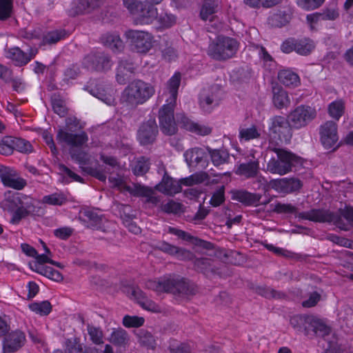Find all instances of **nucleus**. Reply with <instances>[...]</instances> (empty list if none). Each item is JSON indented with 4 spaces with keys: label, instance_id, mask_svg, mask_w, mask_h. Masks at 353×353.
Listing matches in <instances>:
<instances>
[{
    "label": "nucleus",
    "instance_id": "f257e3e1",
    "mask_svg": "<svg viewBox=\"0 0 353 353\" xmlns=\"http://www.w3.org/2000/svg\"><path fill=\"white\" fill-rule=\"evenodd\" d=\"M57 139L59 142L65 143L70 146V154L72 159L79 163L84 172L101 181H105L106 174L102 165H99L95 168L83 167V165H87L90 160L88 153L79 148L88 141V137L85 132L73 134L59 130Z\"/></svg>",
    "mask_w": 353,
    "mask_h": 353
},
{
    "label": "nucleus",
    "instance_id": "f03ea898",
    "mask_svg": "<svg viewBox=\"0 0 353 353\" xmlns=\"http://www.w3.org/2000/svg\"><path fill=\"white\" fill-rule=\"evenodd\" d=\"M273 211L276 213L295 214L296 216L300 219L308 220L314 222H332L341 230H347V228L345 226H341V216L328 210L312 209L307 212H297L296 208L292 204L277 203L275 204Z\"/></svg>",
    "mask_w": 353,
    "mask_h": 353
},
{
    "label": "nucleus",
    "instance_id": "7ed1b4c3",
    "mask_svg": "<svg viewBox=\"0 0 353 353\" xmlns=\"http://www.w3.org/2000/svg\"><path fill=\"white\" fill-rule=\"evenodd\" d=\"M268 150L274 152L276 157H272L267 164V170L272 174L285 175L292 170V168L301 164V157L289 150L270 143Z\"/></svg>",
    "mask_w": 353,
    "mask_h": 353
},
{
    "label": "nucleus",
    "instance_id": "20e7f679",
    "mask_svg": "<svg viewBox=\"0 0 353 353\" xmlns=\"http://www.w3.org/2000/svg\"><path fill=\"white\" fill-rule=\"evenodd\" d=\"M154 92V88L150 83L135 79L125 87L122 93V98L127 104L137 106L146 102Z\"/></svg>",
    "mask_w": 353,
    "mask_h": 353
},
{
    "label": "nucleus",
    "instance_id": "39448f33",
    "mask_svg": "<svg viewBox=\"0 0 353 353\" xmlns=\"http://www.w3.org/2000/svg\"><path fill=\"white\" fill-rule=\"evenodd\" d=\"M238 49L239 43L235 39L219 36L209 44L207 53L214 60L225 61L233 57Z\"/></svg>",
    "mask_w": 353,
    "mask_h": 353
},
{
    "label": "nucleus",
    "instance_id": "423d86ee",
    "mask_svg": "<svg viewBox=\"0 0 353 353\" xmlns=\"http://www.w3.org/2000/svg\"><path fill=\"white\" fill-rule=\"evenodd\" d=\"M124 6L133 16L135 24H150L157 18L154 3L137 0H123Z\"/></svg>",
    "mask_w": 353,
    "mask_h": 353
},
{
    "label": "nucleus",
    "instance_id": "0eeeda50",
    "mask_svg": "<svg viewBox=\"0 0 353 353\" xmlns=\"http://www.w3.org/2000/svg\"><path fill=\"white\" fill-rule=\"evenodd\" d=\"M148 288H152L157 291H164L176 295L185 296L194 294L196 292L193 284L181 277H172L161 281H150Z\"/></svg>",
    "mask_w": 353,
    "mask_h": 353
},
{
    "label": "nucleus",
    "instance_id": "6e6552de",
    "mask_svg": "<svg viewBox=\"0 0 353 353\" xmlns=\"http://www.w3.org/2000/svg\"><path fill=\"white\" fill-rule=\"evenodd\" d=\"M19 208L12 215L10 223L18 224L23 218L28 215H39L42 212L39 202L32 197L21 193Z\"/></svg>",
    "mask_w": 353,
    "mask_h": 353
},
{
    "label": "nucleus",
    "instance_id": "1a4fd4ad",
    "mask_svg": "<svg viewBox=\"0 0 353 353\" xmlns=\"http://www.w3.org/2000/svg\"><path fill=\"white\" fill-rule=\"evenodd\" d=\"M292 128L288 117L274 116L270 119L269 130L271 136L281 141L288 142L292 137Z\"/></svg>",
    "mask_w": 353,
    "mask_h": 353
},
{
    "label": "nucleus",
    "instance_id": "9d476101",
    "mask_svg": "<svg viewBox=\"0 0 353 353\" xmlns=\"http://www.w3.org/2000/svg\"><path fill=\"white\" fill-rule=\"evenodd\" d=\"M316 116V111L314 108L301 105L291 111L288 117L292 126L299 130L307 125Z\"/></svg>",
    "mask_w": 353,
    "mask_h": 353
},
{
    "label": "nucleus",
    "instance_id": "9b49d317",
    "mask_svg": "<svg viewBox=\"0 0 353 353\" xmlns=\"http://www.w3.org/2000/svg\"><path fill=\"white\" fill-rule=\"evenodd\" d=\"M175 103H167L159 111V127L161 132L168 136L177 132V126L174 120V108Z\"/></svg>",
    "mask_w": 353,
    "mask_h": 353
},
{
    "label": "nucleus",
    "instance_id": "f8f14e48",
    "mask_svg": "<svg viewBox=\"0 0 353 353\" xmlns=\"http://www.w3.org/2000/svg\"><path fill=\"white\" fill-rule=\"evenodd\" d=\"M125 35L130 40L133 50L138 53L145 54L152 47L153 37L148 32L130 30Z\"/></svg>",
    "mask_w": 353,
    "mask_h": 353
},
{
    "label": "nucleus",
    "instance_id": "ddd939ff",
    "mask_svg": "<svg viewBox=\"0 0 353 353\" xmlns=\"http://www.w3.org/2000/svg\"><path fill=\"white\" fill-rule=\"evenodd\" d=\"M159 133L158 125L154 118L143 122L137 131V140L141 145L152 144Z\"/></svg>",
    "mask_w": 353,
    "mask_h": 353
},
{
    "label": "nucleus",
    "instance_id": "4468645a",
    "mask_svg": "<svg viewBox=\"0 0 353 353\" xmlns=\"http://www.w3.org/2000/svg\"><path fill=\"white\" fill-rule=\"evenodd\" d=\"M222 90L217 85H214L208 89H203L200 94V105L205 112L211 110L219 105L222 98Z\"/></svg>",
    "mask_w": 353,
    "mask_h": 353
},
{
    "label": "nucleus",
    "instance_id": "2eb2a0df",
    "mask_svg": "<svg viewBox=\"0 0 353 353\" xmlns=\"http://www.w3.org/2000/svg\"><path fill=\"white\" fill-rule=\"evenodd\" d=\"M79 220L86 228L101 230L103 226V216L95 210L83 208L79 213Z\"/></svg>",
    "mask_w": 353,
    "mask_h": 353
},
{
    "label": "nucleus",
    "instance_id": "dca6fc26",
    "mask_svg": "<svg viewBox=\"0 0 353 353\" xmlns=\"http://www.w3.org/2000/svg\"><path fill=\"white\" fill-rule=\"evenodd\" d=\"M83 64L92 70L104 71L110 69L112 61L108 54L103 52H96L85 57Z\"/></svg>",
    "mask_w": 353,
    "mask_h": 353
},
{
    "label": "nucleus",
    "instance_id": "f3484780",
    "mask_svg": "<svg viewBox=\"0 0 353 353\" xmlns=\"http://www.w3.org/2000/svg\"><path fill=\"white\" fill-rule=\"evenodd\" d=\"M26 335L20 330H14L5 335L3 341V353H14L25 343Z\"/></svg>",
    "mask_w": 353,
    "mask_h": 353
},
{
    "label": "nucleus",
    "instance_id": "a211bd4d",
    "mask_svg": "<svg viewBox=\"0 0 353 353\" xmlns=\"http://www.w3.org/2000/svg\"><path fill=\"white\" fill-rule=\"evenodd\" d=\"M321 141L326 149L332 148L338 141L337 125L334 121H328L320 127Z\"/></svg>",
    "mask_w": 353,
    "mask_h": 353
},
{
    "label": "nucleus",
    "instance_id": "6ab92c4d",
    "mask_svg": "<svg viewBox=\"0 0 353 353\" xmlns=\"http://www.w3.org/2000/svg\"><path fill=\"white\" fill-rule=\"evenodd\" d=\"M270 185L279 193L289 194L299 190L302 187V183L296 178H283L271 180Z\"/></svg>",
    "mask_w": 353,
    "mask_h": 353
},
{
    "label": "nucleus",
    "instance_id": "aec40b11",
    "mask_svg": "<svg viewBox=\"0 0 353 353\" xmlns=\"http://www.w3.org/2000/svg\"><path fill=\"white\" fill-rule=\"evenodd\" d=\"M183 157L189 166H200L205 168L208 165V155L201 148H193L186 150Z\"/></svg>",
    "mask_w": 353,
    "mask_h": 353
},
{
    "label": "nucleus",
    "instance_id": "412c9836",
    "mask_svg": "<svg viewBox=\"0 0 353 353\" xmlns=\"http://www.w3.org/2000/svg\"><path fill=\"white\" fill-rule=\"evenodd\" d=\"M17 175L16 170L4 165L0 172V178L5 186L22 190L26 185V181L22 178L17 177Z\"/></svg>",
    "mask_w": 353,
    "mask_h": 353
},
{
    "label": "nucleus",
    "instance_id": "4be33fe9",
    "mask_svg": "<svg viewBox=\"0 0 353 353\" xmlns=\"http://www.w3.org/2000/svg\"><path fill=\"white\" fill-rule=\"evenodd\" d=\"M89 92L109 105L114 103V90L111 86L97 84L94 88H92Z\"/></svg>",
    "mask_w": 353,
    "mask_h": 353
},
{
    "label": "nucleus",
    "instance_id": "5701e85b",
    "mask_svg": "<svg viewBox=\"0 0 353 353\" xmlns=\"http://www.w3.org/2000/svg\"><path fill=\"white\" fill-rule=\"evenodd\" d=\"M177 121L184 129L199 135H208L212 131L210 128L193 122L183 114L177 115Z\"/></svg>",
    "mask_w": 353,
    "mask_h": 353
},
{
    "label": "nucleus",
    "instance_id": "b1692460",
    "mask_svg": "<svg viewBox=\"0 0 353 353\" xmlns=\"http://www.w3.org/2000/svg\"><path fill=\"white\" fill-rule=\"evenodd\" d=\"M137 67L134 63L127 59H121L117 68V81L123 85L126 83L131 74H133Z\"/></svg>",
    "mask_w": 353,
    "mask_h": 353
},
{
    "label": "nucleus",
    "instance_id": "393cba45",
    "mask_svg": "<svg viewBox=\"0 0 353 353\" xmlns=\"http://www.w3.org/2000/svg\"><path fill=\"white\" fill-rule=\"evenodd\" d=\"M272 92V103L276 109H287L290 106L291 100L286 90L282 88L274 87Z\"/></svg>",
    "mask_w": 353,
    "mask_h": 353
},
{
    "label": "nucleus",
    "instance_id": "a878e982",
    "mask_svg": "<svg viewBox=\"0 0 353 353\" xmlns=\"http://www.w3.org/2000/svg\"><path fill=\"white\" fill-rule=\"evenodd\" d=\"M232 199L239 201L245 205H257L261 196L258 194L250 193L245 190H232Z\"/></svg>",
    "mask_w": 353,
    "mask_h": 353
},
{
    "label": "nucleus",
    "instance_id": "bb28decb",
    "mask_svg": "<svg viewBox=\"0 0 353 353\" xmlns=\"http://www.w3.org/2000/svg\"><path fill=\"white\" fill-rule=\"evenodd\" d=\"M259 172V162L258 160L250 161L239 164L235 173L245 179L254 178Z\"/></svg>",
    "mask_w": 353,
    "mask_h": 353
},
{
    "label": "nucleus",
    "instance_id": "cd10ccee",
    "mask_svg": "<svg viewBox=\"0 0 353 353\" xmlns=\"http://www.w3.org/2000/svg\"><path fill=\"white\" fill-rule=\"evenodd\" d=\"M157 189L165 194L173 195L181 190V187L179 183L170 177L165 173L161 183L157 185Z\"/></svg>",
    "mask_w": 353,
    "mask_h": 353
},
{
    "label": "nucleus",
    "instance_id": "c85d7f7f",
    "mask_svg": "<svg viewBox=\"0 0 353 353\" xmlns=\"http://www.w3.org/2000/svg\"><path fill=\"white\" fill-rule=\"evenodd\" d=\"M21 193H12L8 192L5 194V199L0 203V207L4 210L12 214L19 208Z\"/></svg>",
    "mask_w": 353,
    "mask_h": 353
},
{
    "label": "nucleus",
    "instance_id": "c756f323",
    "mask_svg": "<svg viewBox=\"0 0 353 353\" xmlns=\"http://www.w3.org/2000/svg\"><path fill=\"white\" fill-rule=\"evenodd\" d=\"M105 0H79L74 8V14L90 12L104 4Z\"/></svg>",
    "mask_w": 353,
    "mask_h": 353
},
{
    "label": "nucleus",
    "instance_id": "7c9ffc66",
    "mask_svg": "<svg viewBox=\"0 0 353 353\" xmlns=\"http://www.w3.org/2000/svg\"><path fill=\"white\" fill-rule=\"evenodd\" d=\"M279 81L287 87H296L300 84L299 75L290 70H281L278 74Z\"/></svg>",
    "mask_w": 353,
    "mask_h": 353
},
{
    "label": "nucleus",
    "instance_id": "2f4dec72",
    "mask_svg": "<svg viewBox=\"0 0 353 353\" xmlns=\"http://www.w3.org/2000/svg\"><path fill=\"white\" fill-rule=\"evenodd\" d=\"M101 43L112 50H121L123 48V43L117 33H106L101 38Z\"/></svg>",
    "mask_w": 353,
    "mask_h": 353
},
{
    "label": "nucleus",
    "instance_id": "473e14b6",
    "mask_svg": "<svg viewBox=\"0 0 353 353\" xmlns=\"http://www.w3.org/2000/svg\"><path fill=\"white\" fill-rule=\"evenodd\" d=\"M6 57L11 59L17 66L25 65L28 63V59L26 57V52L18 47L11 48L6 50Z\"/></svg>",
    "mask_w": 353,
    "mask_h": 353
},
{
    "label": "nucleus",
    "instance_id": "72a5a7b5",
    "mask_svg": "<svg viewBox=\"0 0 353 353\" xmlns=\"http://www.w3.org/2000/svg\"><path fill=\"white\" fill-rule=\"evenodd\" d=\"M207 149L214 166L218 167L228 163L230 154L226 150L216 149L213 150L210 148H208Z\"/></svg>",
    "mask_w": 353,
    "mask_h": 353
},
{
    "label": "nucleus",
    "instance_id": "f704fd0d",
    "mask_svg": "<svg viewBox=\"0 0 353 353\" xmlns=\"http://www.w3.org/2000/svg\"><path fill=\"white\" fill-rule=\"evenodd\" d=\"M181 83V75L179 73L174 74L168 82V88L170 94L167 103H175L177 97L178 89Z\"/></svg>",
    "mask_w": 353,
    "mask_h": 353
},
{
    "label": "nucleus",
    "instance_id": "c9c22d12",
    "mask_svg": "<svg viewBox=\"0 0 353 353\" xmlns=\"http://www.w3.org/2000/svg\"><path fill=\"white\" fill-rule=\"evenodd\" d=\"M216 6L213 0H205L200 12L201 18L203 21H214L215 19Z\"/></svg>",
    "mask_w": 353,
    "mask_h": 353
},
{
    "label": "nucleus",
    "instance_id": "e433bc0d",
    "mask_svg": "<svg viewBox=\"0 0 353 353\" xmlns=\"http://www.w3.org/2000/svg\"><path fill=\"white\" fill-rule=\"evenodd\" d=\"M260 137L261 132L255 125L243 128L239 130V137L241 142L249 141L252 139H259Z\"/></svg>",
    "mask_w": 353,
    "mask_h": 353
},
{
    "label": "nucleus",
    "instance_id": "4c0bfd02",
    "mask_svg": "<svg viewBox=\"0 0 353 353\" xmlns=\"http://www.w3.org/2000/svg\"><path fill=\"white\" fill-rule=\"evenodd\" d=\"M314 47L313 41L304 38L296 41L295 52L300 55L306 56L312 52Z\"/></svg>",
    "mask_w": 353,
    "mask_h": 353
},
{
    "label": "nucleus",
    "instance_id": "58836bf2",
    "mask_svg": "<svg viewBox=\"0 0 353 353\" xmlns=\"http://www.w3.org/2000/svg\"><path fill=\"white\" fill-rule=\"evenodd\" d=\"M124 189L130 194L137 197H145L149 196L151 188L139 183H132L130 185H125Z\"/></svg>",
    "mask_w": 353,
    "mask_h": 353
},
{
    "label": "nucleus",
    "instance_id": "ea45409f",
    "mask_svg": "<svg viewBox=\"0 0 353 353\" xmlns=\"http://www.w3.org/2000/svg\"><path fill=\"white\" fill-rule=\"evenodd\" d=\"M345 103L343 100L332 101L328 106V113L331 117L339 120L344 113Z\"/></svg>",
    "mask_w": 353,
    "mask_h": 353
},
{
    "label": "nucleus",
    "instance_id": "a19ab883",
    "mask_svg": "<svg viewBox=\"0 0 353 353\" xmlns=\"http://www.w3.org/2000/svg\"><path fill=\"white\" fill-rule=\"evenodd\" d=\"M193 261L194 268L198 271L204 274L214 271L212 261L210 259L200 258L194 259Z\"/></svg>",
    "mask_w": 353,
    "mask_h": 353
},
{
    "label": "nucleus",
    "instance_id": "79ce46f5",
    "mask_svg": "<svg viewBox=\"0 0 353 353\" xmlns=\"http://www.w3.org/2000/svg\"><path fill=\"white\" fill-rule=\"evenodd\" d=\"M42 201L44 203L48 205H62L67 201V197L62 192H55L44 196Z\"/></svg>",
    "mask_w": 353,
    "mask_h": 353
},
{
    "label": "nucleus",
    "instance_id": "37998d69",
    "mask_svg": "<svg viewBox=\"0 0 353 353\" xmlns=\"http://www.w3.org/2000/svg\"><path fill=\"white\" fill-rule=\"evenodd\" d=\"M51 103L54 112L60 117H64L67 113L65 101L59 95L53 94L51 97Z\"/></svg>",
    "mask_w": 353,
    "mask_h": 353
},
{
    "label": "nucleus",
    "instance_id": "c03bdc74",
    "mask_svg": "<svg viewBox=\"0 0 353 353\" xmlns=\"http://www.w3.org/2000/svg\"><path fill=\"white\" fill-rule=\"evenodd\" d=\"M29 308L36 314H39L41 316H46L51 312L52 305L49 301H44L40 303H32L29 305Z\"/></svg>",
    "mask_w": 353,
    "mask_h": 353
},
{
    "label": "nucleus",
    "instance_id": "a18cd8bd",
    "mask_svg": "<svg viewBox=\"0 0 353 353\" xmlns=\"http://www.w3.org/2000/svg\"><path fill=\"white\" fill-rule=\"evenodd\" d=\"M65 36V32L64 30H53L47 32L43 36V44H54L63 39Z\"/></svg>",
    "mask_w": 353,
    "mask_h": 353
},
{
    "label": "nucleus",
    "instance_id": "49530a36",
    "mask_svg": "<svg viewBox=\"0 0 353 353\" xmlns=\"http://www.w3.org/2000/svg\"><path fill=\"white\" fill-rule=\"evenodd\" d=\"M128 341V334L122 329L114 330L110 337V341L118 346L124 345L127 343Z\"/></svg>",
    "mask_w": 353,
    "mask_h": 353
},
{
    "label": "nucleus",
    "instance_id": "de8ad7c7",
    "mask_svg": "<svg viewBox=\"0 0 353 353\" xmlns=\"http://www.w3.org/2000/svg\"><path fill=\"white\" fill-rule=\"evenodd\" d=\"M13 12V0H0V21H6Z\"/></svg>",
    "mask_w": 353,
    "mask_h": 353
},
{
    "label": "nucleus",
    "instance_id": "09e8293b",
    "mask_svg": "<svg viewBox=\"0 0 353 353\" xmlns=\"http://www.w3.org/2000/svg\"><path fill=\"white\" fill-rule=\"evenodd\" d=\"M256 292L267 299L273 298L279 299L285 297L284 293L267 287L259 286L256 288Z\"/></svg>",
    "mask_w": 353,
    "mask_h": 353
},
{
    "label": "nucleus",
    "instance_id": "8fccbe9b",
    "mask_svg": "<svg viewBox=\"0 0 353 353\" xmlns=\"http://www.w3.org/2000/svg\"><path fill=\"white\" fill-rule=\"evenodd\" d=\"M13 137H5L0 141V154L10 155L14 152Z\"/></svg>",
    "mask_w": 353,
    "mask_h": 353
},
{
    "label": "nucleus",
    "instance_id": "3c124183",
    "mask_svg": "<svg viewBox=\"0 0 353 353\" xmlns=\"http://www.w3.org/2000/svg\"><path fill=\"white\" fill-rule=\"evenodd\" d=\"M290 17L285 12H279L273 14L270 20L272 26L276 27H282L285 26L290 21Z\"/></svg>",
    "mask_w": 353,
    "mask_h": 353
},
{
    "label": "nucleus",
    "instance_id": "603ef678",
    "mask_svg": "<svg viewBox=\"0 0 353 353\" xmlns=\"http://www.w3.org/2000/svg\"><path fill=\"white\" fill-rule=\"evenodd\" d=\"M87 330L90 336V340L97 345L103 343V334L99 327L93 325H88Z\"/></svg>",
    "mask_w": 353,
    "mask_h": 353
},
{
    "label": "nucleus",
    "instance_id": "864d4df0",
    "mask_svg": "<svg viewBox=\"0 0 353 353\" xmlns=\"http://www.w3.org/2000/svg\"><path fill=\"white\" fill-rule=\"evenodd\" d=\"M149 169V160L144 157H141L137 161L133 168V172L135 175H143L145 174Z\"/></svg>",
    "mask_w": 353,
    "mask_h": 353
},
{
    "label": "nucleus",
    "instance_id": "5fc2aeb1",
    "mask_svg": "<svg viewBox=\"0 0 353 353\" xmlns=\"http://www.w3.org/2000/svg\"><path fill=\"white\" fill-rule=\"evenodd\" d=\"M14 150H16L22 153H30L32 152L31 143L23 139L13 137Z\"/></svg>",
    "mask_w": 353,
    "mask_h": 353
},
{
    "label": "nucleus",
    "instance_id": "6e6d98bb",
    "mask_svg": "<svg viewBox=\"0 0 353 353\" xmlns=\"http://www.w3.org/2000/svg\"><path fill=\"white\" fill-rule=\"evenodd\" d=\"M307 316L296 315L290 319V325L292 327L298 332H303V327L305 323H307ZM310 323L307 320V323Z\"/></svg>",
    "mask_w": 353,
    "mask_h": 353
},
{
    "label": "nucleus",
    "instance_id": "4d7b16f0",
    "mask_svg": "<svg viewBox=\"0 0 353 353\" xmlns=\"http://www.w3.org/2000/svg\"><path fill=\"white\" fill-rule=\"evenodd\" d=\"M161 211L168 214H176L181 211L182 205L173 200H170L160 206Z\"/></svg>",
    "mask_w": 353,
    "mask_h": 353
},
{
    "label": "nucleus",
    "instance_id": "13d9d810",
    "mask_svg": "<svg viewBox=\"0 0 353 353\" xmlns=\"http://www.w3.org/2000/svg\"><path fill=\"white\" fill-rule=\"evenodd\" d=\"M225 201V188L221 186L219 188L212 194L210 199V204L213 207H218Z\"/></svg>",
    "mask_w": 353,
    "mask_h": 353
},
{
    "label": "nucleus",
    "instance_id": "bf43d9fd",
    "mask_svg": "<svg viewBox=\"0 0 353 353\" xmlns=\"http://www.w3.org/2000/svg\"><path fill=\"white\" fill-rule=\"evenodd\" d=\"M143 317L125 316L123 319V324L126 327H137L144 323Z\"/></svg>",
    "mask_w": 353,
    "mask_h": 353
},
{
    "label": "nucleus",
    "instance_id": "052dcab7",
    "mask_svg": "<svg viewBox=\"0 0 353 353\" xmlns=\"http://www.w3.org/2000/svg\"><path fill=\"white\" fill-rule=\"evenodd\" d=\"M118 209L123 223L131 221L134 218V216L132 214V208L130 205L121 204L118 206Z\"/></svg>",
    "mask_w": 353,
    "mask_h": 353
},
{
    "label": "nucleus",
    "instance_id": "680f3d73",
    "mask_svg": "<svg viewBox=\"0 0 353 353\" xmlns=\"http://www.w3.org/2000/svg\"><path fill=\"white\" fill-rule=\"evenodd\" d=\"M325 0H296L299 6L304 10H310L318 8Z\"/></svg>",
    "mask_w": 353,
    "mask_h": 353
},
{
    "label": "nucleus",
    "instance_id": "e2e57ef3",
    "mask_svg": "<svg viewBox=\"0 0 353 353\" xmlns=\"http://www.w3.org/2000/svg\"><path fill=\"white\" fill-rule=\"evenodd\" d=\"M153 247L166 254L173 256L176 252V246L171 245L165 241H159L153 245Z\"/></svg>",
    "mask_w": 353,
    "mask_h": 353
},
{
    "label": "nucleus",
    "instance_id": "0e129e2a",
    "mask_svg": "<svg viewBox=\"0 0 353 353\" xmlns=\"http://www.w3.org/2000/svg\"><path fill=\"white\" fill-rule=\"evenodd\" d=\"M315 327L314 329V336H325L328 335L330 332V328L327 326L324 323H323L319 319H316Z\"/></svg>",
    "mask_w": 353,
    "mask_h": 353
},
{
    "label": "nucleus",
    "instance_id": "69168bd1",
    "mask_svg": "<svg viewBox=\"0 0 353 353\" xmlns=\"http://www.w3.org/2000/svg\"><path fill=\"white\" fill-rule=\"evenodd\" d=\"M176 250L173 256H176L177 259L181 261H193L194 259V256L190 251L179 247H176Z\"/></svg>",
    "mask_w": 353,
    "mask_h": 353
},
{
    "label": "nucleus",
    "instance_id": "338daca9",
    "mask_svg": "<svg viewBox=\"0 0 353 353\" xmlns=\"http://www.w3.org/2000/svg\"><path fill=\"white\" fill-rule=\"evenodd\" d=\"M65 353H85V350H83L82 345L79 342L68 340Z\"/></svg>",
    "mask_w": 353,
    "mask_h": 353
},
{
    "label": "nucleus",
    "instance_id": "774afa93",
    "mask_svg": "<svg viewBox=\"0 0 353 353\" xmlns=\"http://www.w3.org/2000/svg\"><path fill=\"white\" fill-rule=\"evenodd\" d=\"M154 339L153 336L145 331H141L139 334V342L143 345L152 347L154 344Z\"/></svg>",
    "mask_w": 353,
    "mask_h": 353
}]
</instances>
